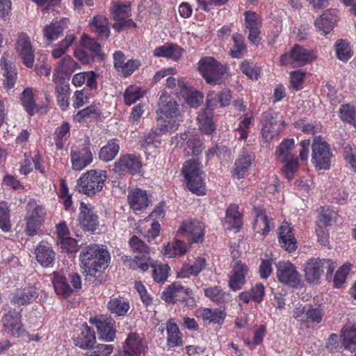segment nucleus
Listing matches in <instances>:
<instances>
[{
	"label": "nucleus",
	"instance_id": "13d9d810",
	"mask_svg": "<svg viewBox=\"0 0 356 356\" xmlns=\"http://www.w3.org/2000/svg\"><path fill=\"white\" fill-rule=\"evenodd\" d=\"M75 39L74 35L70 34L65 36L52 51L51 54L54 58H59L63 56L68 48L72 44Z\"/></svg>",
	"mask_w": 356,
	"mask_h": 356
},
{
	"label": "nucleus",
	"instance_id": "864d4df0",
	"mask_svg": "<svg viewBox=\"0 0 356 356\" xmlns=\"http://www.w3.org/2000/svg\"><path fill=\"white\" fill-rule=\"evenodd\" d=\"M254 124V116L245 117L242 119L236 129V131L238 134V140H245L249 136L250 129Z\"/></svg>",
	"mask_w": 356,
	"mask_h": 356
},
{
	"label": "nucleus",
	"instance_id": "a211bd4d",
	"mask_svg": "<svg viewBox=\"0 0 356 356\" xmlns=\"http://www.w3.org/2000/svg\"><path fill=\"white\" fill-rule=\"evenodd\" d=\"M151 197L147 191L135 188L129 192L127 202L134 211H143L152 204Z\"/></svg>",
	"mask_w": 356,
	"mask_h": 356
},
{
	"label": "nucleus",
	"instance_id": "473e14b6",
	"mask_svg": "<svg viewBox=\"0 0 356 356\" xmlns=\"http://www.w3.org/2000/svg\"><path fill=\"white\" fill-rule=\"evenodd\" d=\"M68 21V19L63 18L59 22H55L45 26L43 29L44 37L50 42L58 39L67 28Z\"/></svg>",
	"mask_w": 356,
	"mask_h": 356
},
{
	"label": "nucleus",
	"instance_id": "6ab92c4d",
	"mask_svg": "<svg viewBox=\"0 0 356 356\" xmlns=\"http://www.w3.org/2000/svg\"><path fill=\"white\" fill-rule=\"evenodd\" d=\"M21 314L15 310L9 311L2 317L3 327L7 333L19 337L24 332Z\"/></svg>",
	"mask_w": 356,
	"mask_h": 356
},
{
	"label": "nucleus",
	"instance_id": "f3484780",
	"mask_svg": "<svg viewBox=\"0 0 356 356\" xmlns=\"http://www.w3.org/2000/svg\"><path fill=\"white\" fill-rule=\"evenodd\" d=\"M113 65L118 72L122 73L124 76H129L139 68L141 63L137 59L126 61L124 54L121 51H116L113 54Z\"/></svg>",
	"mask_w": 356,
	"mask_h": 356
},
{
	"label": "nucleus",
	"instance_id": "c756f323",
	"mask_svg": "<svg viewBox=\"0 0 356 356\" xmlns=\"http://www.w3.org/2000/svg\"><path fill=\"white\" fill-rule=\"evenodd\" d=\"M223 225L227 229H234V232L239 231L242 225V216L237 205L231 204L227 209Z\"/></svg>",
	"mask_w": 356,
	"mask_h": 356
},
{
	"label": "nucleus",
	"instance_id": "49530a36",
	"mask_svg": "<svg viewBox=\"0 0 356 356\" xmlns=\"http://www.w3.org/2000/svg\"><path fill=\"white\" fill-rule=\"evenodd\" d=\"M120 146L115 140H109L106 145L100 149L99 158L104 162L113 161L119 153Z\"/></svg>",
	"mask_w": 356,
	"mask_h": 356
},
{
	"label": "nucleus",
	"instance_id": "774afa93",
	"mask_svg": "<svg viewBox=\"0 0 356 356\" xmlns=\"http://www.w3.org/2000/svg\"><path fill=\"white\" fill-rule=\"evenodd\" d=\"M114 347L109 344H97L93 346L86 353L88 356H110Z\"/></svg>",
	"mask_w": 356,
	"mask_h": 356
},
{
	"label": "nucleus",
	"instance_id": "4468645a",
	"mask_svg": "<svg viewBox=\"0 0 356 356\" xmlns=\"http://www.w3.org/2000/svg\"><path fill=\"white\" fill-rule=\"evenodd\" d=\"M90 324L95 325L99 339L105 341H112L115 337V322L109 316H97L90 318Z\"/></svg>",
	"mask_w": 356,
	"mask_h": 356
},
{
	"label": "nucleus",
	"instance_id": "b1692460",
	"mask_svg": "<svg viewBox=\"0 0 356 356\" xmlns=\"http://www.w3.org/2000/svg\"><path fill=\"white\" fill-rule=\"evenodd\" d=\"M253 160L254 154L252 152L248 151L246 148H243L234 165L233 176L238 179L244 177L247 175Z\"/></svg>",
	"mask_w": 356,
	"mask_h": 356
},
{
	"label": "nucleus",
	"instance_id": "5701e85b",
	"mask_svg": "<svg viewBox=\"0 0 356 356\" xmlns=\"http://www.w3.org/2000/svg\"><path fill=\"white\" fill-rule=\"evenodd\" d=\"M37 261L43 267L50 268L54 264L56 253L51 245L41 241L35 250Z\"/></svg>",
	"mask_w": 356,
	"mask_h": 356
},
{
	"label": "nucleus",
	"instance_id": "6e6d98bb",
	"mask_svg": "<svg viewBox=\"0 0 356 356\" xmlns=\"http://www.w3.org/2000/svg\"><path fill=\"white\" fill-rule=\"evenodd\" d=\"M80 43L83 48L88 49L93 56L103 57L101 53L102 48L100 44L87 35L83 34L81 36Z\"/></svg>",
	"mask_w": 356,
	"mask_h": 356
},
{
	"label": "nucleus",
	"instance_id": "2eb2a0df",
	"mask_svg": "<svg viewBox=\"0 0 356 356\" xmlns=\"http://www.w3.org/2000/svg\"><path fill=\"white\" fill-rule=\"evenodd\" d=\"M245 31L248 33V38L253 44L260 42L261 17L255 12L248 10L244 13Z\"/></svg>",
	"mask_w": 356,
	"mask_h": 356
},
{
	"label": "nucleus",
	"instance_id": "052dcab7",
	"mask_svg": "<svg viewBox=\"0 0 356 356\" xmlns=\"http://www.w3.org/2000/svg\"><path fill=\"white\" fill-rule=\"evenodd\" d=\"M1 65L3 67V69L4 70V87L9 90L12 88L15 83L17 74L14 70H12L11 67L8 68L6 60L4 56H3L1 59Z\"/></svg>",
	"mask_w": 356,
	"mask_h": 356
},
{
	"label": "nucleus",
	"instance_id": "603ef678",
	"mask_svg": "<svg viewBox=\"0 0 356 356\" xmlns=\"http://www.w3.org/2000/svg\"><path fill=\"white\" fill-rule=\"evenodd\" d=\"M334 47L337 56L339 60L347 61L353 56L350 44L347 41L341 39L337 41Z\"/></svg>",
	"mask_w": 356,
	"mask_h": 356
},
{
	"label": "nucleus",
	"instance_id": "de8ad7c7",
	"mask_svg": "<svg viewBox=\"0 0 356 356\" xmlns=\"http://www.w3.org/2000/svg\"><path fill=\"white\" fill-rule=\"evenodd\" d=\"M204 293L207 298L216 303H223L229 300V294L217 286L204 289Z\"/></svg>",
	"mask_w": 356,
	"mask_h": 356
},
{
	"label": "nucleus",
	"instance_id": "f257e3e1",
	"mask_svg": "<svg viewBox=\"0 0 356 356\" xmlns=\"http://www.w3.org/2000/svg\"><path fill=\"white\" fill-rule=\"evenodd\" d=\"M157 115L159 119L162 120L160 124L161 131H173L177 128L180 121L178 104L164 90L159 98Z\"/></svg>",
	"mask_w": 356,
	"mask_h": 356
},
{
	"label": "nucleus",
	"instance_id": "6e6552de",
	"mask_svg": "<svg viewBox=\"0 0 356 356\" xmlns=\"http://www.w3.org/2000/svg\"><path fill=\"white\" fill-rule=\"evenodd\" d=\"M261 125L262 142L267 146L273 138L280 134L281 126L284 125V121L280 118L277 113L270 110L262 113Z\"/></svg>",
	"mask_w": 356,
	"mask_h": 356
},
{
	"label": "nucleus",
	"instance_id": "a19ab883",
	"mask_svg": "<svg viewBox=\"0 0 356 356\" xmlns=\"http://www.w3.org/2000/svg\"><path fill=\"white\" fill-rule=\"evenodd\" d=\"M107 307L111 314L118 316L126 315L130 308L129 301L121 297L111 298Z\"/></svg>",
	"mask_w": 356,
	"mask_h": 356
},
{
	"label": "nucleus",
	"instance_id": "9b49d317",
	"mask_svg": "<svg viewBox=\"0 0 356 356\" xmlns=\"http://www.w3.org/2000/svg\"><path fill=\"white\" fill-rule=\"evenodd\" d=\"M70 157L73 170L80 171L88 166L93 159L89 140L86 139L81 146H72Z\"/></svg>",
	"mask_w": 356,
	"mask_h": 356
},
{
	"label": "nucleus",
	"instance_id": "f03ea898",
	"mask_svg": "<svg viewBox=\"0 0 356 356\" xmlns=\"http://www.w3.org/2000/svg\"><path fill=\"white\" fill-rule=\"evenodd\" d=\"M106 179V171L90 170L78 179L76 187L79 193L92 196L103 189Z\"/></svg>",
	"mask_w": 356,
	"mask_h": 356
},
{
	"label": "nucleus",
	"instance_id": "680f3d73",
	"mask_svg": "<svg viewBox=\"0 0 356 356\" xmlns=\"http://www.w3.org/2000/svg\"><path fill=\"white\" fill-rule=\"evenodd\" d=\"M197 120L200 129L206 134H211L214 131L215 125L206 111L197 115Z\"/></svg>",
	"mask_w": 356,
	"mask_h": 356
},
{
	"label": "nucleus",
	"instance_id": "37998d69",
	"mask_svg": "<svg viewBox=\"0 0 356 356\" xmlns=\"http://www.w3.org/2000/svg\"><path fill=\"white\" fill-rule=\"evenodd\" d=\"M295 147L293 139L284 140L277 147L275 155L278 161H284L296 157L291 154V151Z\"/></svg>",
	"mask_w": 356,
	"mask_h": 356
},
{
	"label": "nucleus",
	"instance_id": "f8f14e48",
	"mask_svg": "<svg viewBox=\"0 0 356 356\" xmlns=\"http://www.w3.org/2000/svg\"><path fill=\"white\" fill-rule=\"evenodd\" d=\"M141 168L140 158L134 154H127L120 156L119 159L115 162L113 171L120 175H136L140 172Z\"/></svg>",
	"mask_w": 356,
	"mask_h": 356
},
{
	"label": "nucleus",
	"instance_id": "ddd939ff",
	"mask_svg": "<svg viewBox=\"0 0 356 356\" xmlns=\"http://www.w3.org/2000/svg\"><path fill=\"white\" fill-rule=\"evenodd\" d=\"M178 233L186 237L190 243H197L204 237V225L196 220H185L181 223Z\"/></svg>",
	"mask_w": 356,
	"mask_h": 356
},
{
	"label": "nucleus",
	"instance_id": "423d86ee",
	"mask_svg": "<svg viewBox=\"0 0 356 356\" xmlns=\"http://www.w3.org/2000/svg\"><path fill=\"white\" fill-rule=\"evenodd\" d=\"M335 268L334 263L330 259L311 258L304 264L303 270L306 280L309 283H316L325 270L327 279L330 277Z\"/></svg>",
	"mask_w": 356,
	"mask_h": 356
},
{
	"label": "nucleus",
	"instance_id": "c85d7f7f",
	"mask_svg": "<svg viewBox=\"0 0 356 356\" xmlns=\"http://www.w3.org/2000/svg\"><path fill=\"white\" fill-rule=\"evenodd\" d=\"M337 12L335 10H327L315 21V26L322 34L329 33L334 28L337 20Z\"/></svg>",
	"mask_w": 356,
	"mask_h": 356
},
{
	"label": "nucleus",
	"instance_id": "aec40b11",
	"mask_svg": "<svg viewBox=\"0 0 356 356\" xmlns=\"http://www.w3.org/2000/svg\"><path fill=\"white\" fill-rule=\"evenodd\" d=\"M16 49L23 63L27 67L31 68L34 63V54L30 38L26 33H22L19 35Z\"/></svg>",
	"mask_w": 356,
	"mask_h": 356
},
{
	"label": "nucleus",
	"instance_id": "ea45409f",
	"mask_svg": "<svg viewBox=\"0 0 356 356\" xmlns=\"http://www.w3.org/2000/svg\"><path fill=\"white\" fill-rule=\"evenodd\" d=\"M196 316L207 323H220L225 318V314L218 309L201 308L196 311Z\"/></svg>",
	"mask_w": 356,
	"mask_h": 356
},
{
	"label": "nucleus",
	"instance_id": "4d7b16f0",
	"mask_svg": "<svg viewBox=\"0 0 356 356\" xmlns=\"http://www.w3.org/2000/svg\"><path fill=\"white\" fill-rule=\"evenodd\" d=\"M21 101L23 106L30 115H33L37 111V106L33 100V95L31 89L27 88L22 94Z\"/></svg>",
	"mask_w": 356,
	"mask_h": 356
},
{
	"label": "nucleus",
	"instance_id": "c9c22d12",
	"mask_svg": "<svg viewBox=\"0 0 356 356\" xmlns=\"http://www.w3.org/2000/svg\"><path fill=\"white\" fill-rule=\"evenodd\" d=\"M341 340L346 350L353 352L356 348V326L346 325L341 331Z\"/></svg>",
	"mask_w": 356,
	"mask_h": 356
},
{
	"label": "nucleus",
	"instance_id": "39448f33",
	"mask_svg": "<svg viewBox=\"0 0 356 356\" xmlns=\"http://www.w3.org/2000/svg\"><path fill=\"white\" fill-rule=\"evenodd\" d=\"M312 151L311 161L316 169L327 170L331 168L334 156L330 145L323 138H314Z\"/></svg>",
	"mask_w": 356,
	"mask_h": 356
},
{
	"label": "nucleus",
	"instance_id": "2f4dec72",
	"mask_svg": "<svg viewBox=\"0 0 356 356\" xmlns=\"http://www.w3.org/2000/svg\"><path fill=\"white\" fill-rule=\"evenodd\" d=\"M265 296V288L262 283H257L250 290L239 293L238 299L244 303H248L252 300L257 303H261Z\"/></svg>",
	"mask_w": 356,
	"mask_h": 356
},
{
	"label": "nucleus",
	"instance_id": "e2e57ef3",
	"mask_svg": "<svg viewBox=\"0 0 356 356\" xmlns=\"http://www.w3.org/2000/svg\"><path fill=\"white\" fill-rule=\"evenodd\" d=\"M10 210L8 203L0 202V228L3 232H8L10 229Z\"/></svg>",
	"mask_w": 356,
	"mask_h": 356
},
{
	"label": "nucleus",
	"instance_id": "e433bc0d",
	"mask_svg": "<svg viewBox=\"0 0 356 356\" xmlns=\"http://www.w3.org/2000/svg\"><path fill=\"white\" fill-rule=\"evenodd\" d=\"M254 230L262 236H266L271 229L270 221L263 210H258L254 222Z\"/></svg>",
	"mask_w": 356,
	"mask_h": 356
},
{
	"label": "nucleus",
	"instance_id": "c03bdc74",
	"mask_svg": "<svg viewBox=\"0 0 356 356\" xmlns=\"http://www.w3.org/2000/svg\"><path fill=\"white\" fill-rule=\"evenodd\" d=\"M184 287L179 283L175 282L169 285L162 293V298L168 303H175L184 298L182 296Z\"/></svg>",
	"mask_w": 356,
	"mask_h": 356
},
{
	"label": "nucleus",
	"instance_id": "bb28decb",
	"mask_svg": "<svg viewBox=\"0 0 356 356\" xmlns=\"http://www.w3.org/2000/svg\"><path fill=\"white\" fill-rule=\"evenodd\" d=\"M98 256L99 257L95 259H91L90 262L81 268L86 279L94 277L97 272L107 266V264L110 260L108 252H102V254Z\"/></svg>",
	"mask_w": 356,
	"mask_h": 356
},
{
	"label": "nucleus",
	"instance_id": "0eeeda50",
	"mask_svg": "<svg viewBox=\"0 0 356 356\" xmlns=\"http://www.w3.org/2000/svg\"><path fill=\"white\" fill-rule=\"evenodd\" d=\"M45 215L46 210L42 205L39 204L33 199H31L28 202L24 217L26 221L24 231L28 236H33L38 233Z\"/></svg>",
	"mask_w": 356,
	"mask_h": 356
},
{
	"label": "nucleus",
	"instance_id": "f704fd0d",
	"mask_svg": "<svg viewBox=\"0 0 356 356\" xmlns=\"http://www.w3.org/2000/svg\"><path fill=\"white\" fill-rule=\"evenodd\" d=\"M51 282L56 293L58 296L67 298L73 292L65 277L58 273L54 272L53 273Z\"/></svg>",
	"mask_w": 356,
	"mask_h": 356
},
{
	"label": "nucleus",
	"instance_id": "09e8293b",
	"mask_svg": "<svg viewBox=\"0 0 356 356\" xmlns=\"http://www.w3.org/2000/svg\"><path fill=\"white\" fill-rule=\"evenodd\" d=\"M151 266L152 270V277L156 282L163 283L167 280L170 268L167 264H153L149 260V266Z\"/></svg>",
	"mask_w": 356,
	"mask_h": 356
},
{
	"label": "nucleus",
	"instance_id": "79ce46f5",
	"mask_svg": "<svg viewBox=\"0 0 356 356\" xmlns=\"http://www.w3.org/2000/svg\"><path fill=\"white\" fill-rule=\"evenodd\" d=\"M188 248V246L184 242L177 239L165 246L163 254L168 258L181 256L187 252Z\"/></svg>",
	"mask_w": 356,
	"mask_h": 356
},
{
	"label": "nucleus",
	"instance_id": "72a5a7b5",
	"mask_svg": "<svg viewBox=\"0 0 356 356\" xmlns=\"http://www.w3.org/2000/svg\"><path fill=\"white\" fill-rule=\"evenodd\" d=\"M74 341L76 346L88 351L96 342L95 332L86 325L80 334L74 339Z\"/></svg>",
	"mask_w": 356,
	"mask_h": 356
},
{
	"label": "nucleus",
	"instance_id": "393cba45",
	"mask_svg": "<svg viewBox=\"0 0 356 356\" xmlns=\"http://www.w3.org/2000/svg\"><path fill=\"white\" fill-rule=\"evenodd\" d=\"M38 296L35 286H29L23 289H17L10 296L11 302L15 306H22L31 303Z\"/></svg>",
	"mask_w": 356,
	"mask_h": 356
},
{
	"label": "nucleus",
	"instance_id": "7c9ffc66",
	"mask_svg": "<svg viewBox=\"0 0 356 356\" xmlns=\"http://www.w3.org/2000/svg\"><path fill=\"white\" fill-rule=\"evenodd\" d=\"M183 53V49L176 44L166 43L154 49L153 55L155 57H164L174 60H179Z\"/></svg>",
	"mask_w": 356,
	"mask_h": 356
},
{
	"label": "nucleus",
	"instance_id": "1a4fd4ad",
	"mask_svg": "<svg viewBox=\"0 0 356 356\" xmlns=\"http://www.w3.org/2000/svg\"><path fill=\"white\" fill-rule=\"evenodd\" d=\"M129 243L131 250L138 254L130 263V267L134 270L140 269L143 272L146 271L150 260L149 248L136 236H133Z\"/></svg>",
	"mask_w": 356,
	"mask_h": 356
},
{
	"label": "nucleus",
	"instance_id": "4be33fe9",
	"mask_svg": "<svg viewBox=\"0 0 356 356\" xmlns=\"http://www.w3.org/2000/svg\"><path fill=\"white\" fill-rule=\"evenodd\" d=\"M278 241L281 247L289 252H293L297 249V241L292 227L286 222H283L279 227Z\"/></svg>",
	"mask_w": 356,
	"mask_h": 356
},
{
	"label": "nucleus",
	"instance_id": "5fc2aeb1",
	"mask_svg": "<svg viewBox=\"0 0 356 356\" xmlns=\"http://www.w3.org/2000/svg\"><path fill=\"white\" fill-rule=\"evenodd\" d=\"M124 347L131 351H134L139 355H140L144 350V345L141 339L135 333H130L128 335Z\"/></svg>",
	"mask_w": 356,
	"mask_h": 356
},
{
	"label": "nucleus",
	"instance_id": "338daca9",
	"mask_svg": "<svg viewBox=\"0 0 356 356\" xmlns=\"http://www.w3.org/2000/svg\"><path fill=\"white\" fill-rule=\"evenodd\" d=\"M144 225L141 229H145L144 234L147 237L148 241H151L159 236L161 230V225L156 221H149L147 223H144V221L141 223Z\"/></svg>",
	"mask_w": 356,
	"mask_h": 356
},
{
	"label": "nucleus",
	"instance_id": "cd10ccee",
	"mask_svg": "<svg viewBox=\"0 0 356 356\" xmlns=\"http://www.w3.org/2000/svg\"><path fill=\"white\" fill-rule=\"evenodd\" d=\"M248 271L246 265L241 262H237L234 267L229 280V288L236 291L242 289L245 283V275Z\"/></svg>",
	"mask_w": 356,
	"mask_h": 356
},
{
	"label": "nucleus",
	"instance_id": "58836bf2",
	"mask_svg": "<svg viewBox=\"0 0 356 356\" xmlns=\"http://www.w3.org/2000/svg\"><path fill=\"white\" fill-rule=\"evenodd\" d=\"M102 252H107L104 248L96 244H91L83 248L79 255L81 268L90 262L91 259L99 257Z\"/></svg>",
	"mask_w": 356,
	"mask_h": 356
},
{
	"label": "nucleus",
	"instance_id": "7ed1b4c3",
	"mask_svg": "<svg viewBox=\"0 0 356 356\" xmlns=\"http://www.w3.org/2000/svg\"><path fill=\"white\" fill-rule=\"evenodd\" d=\"M198 69L206 82L213 86L220 84L223 75L227 72V67L211 56L201 58L198 62Z\"/></svg>",
	"mask_w": 356,
	"mask_h": 356
},
{
	"label": "nucleus",
	"instance_id": "20e7f679",
	"mask_svg": "<svg viewBox=\"0 0 356 356\" xmlns=\"http://www.w3.org/2000/svg\"><path fill=\"white\" fill-rule=\"evenodd\" d=\"M200 163L195 160H189L183 164L181 173L188 189L198 195H204V184L202 177Z\"/></svg>",
	"mask_w": 356,
	"mask_h": 356
},
{
	"label": "nucleus",
	"instance_id": "a18cd8bd",
	"mask_svg": "<svg viewBox=\"0 0 356 356\" xmlns=\"http://www.w3.org/2000/svg\"><path fill=\"white\" fill-rule=\"evenodd\" d=\"M90 24L92 31L96 32L101 38H108L110 35L109 22L107 18L102 15H97L93 17Z\"/></svg>",
	"mask_w": 356,
	"mask_h": 356
},
{
	"label": "nucleus",
	"instance_id": "a878e982",
	"mask_svg": "<svg viewBox=\"0 0 356 356\" xmlns=\"http://www.w3.org/2000/svg\"><path fill=\"white\" fill-rule=\"evenodd\" d=\"M98 256L99 257L95 259H91L90 262L81 268L86 279L94 277L97 272L107 266V264L110 260L108 252H102V254Z\"/></svg>",
	"mask_w": 356,
	"mask_h": 356
},
{
	"label": "nucleus",
	"instance_id": "3c124183",
	"mask_svg": "<svg viewBox=\"0 0 356 356\" xmlns=\"http://www.w3.org/2000/svg\"><path fill=\"white\" fill-rule=\"evenodd\" d=\"M145 95V91L136 86H129L124 92V103L130 106Z\"/></svg>",
	"mask_w": 356,
	"mask_h": 356
},
{
	"label": "nucleus",
	"instance_id": "412c9836",
	"mask_svg": "<svg viewBox=\"0 0 356 356\" xmlns=\"http://www.w3.org/2000/svg\"><path fill=\"white\" fill-rule=\"evenodd\" d=\"M79 221L83 229L86 232H95L98 226V217L94 213L90 204L81 202Z\"/></svg>",
	"mask_w": 356,
	"mask_h": 356
},
{
	"label": "nucleus",
	"instance_id": "0e129e2a",
	"mask_svg": "<svg viewBox=\"0 0 356 356\" xmlns=\"http://www.w3.org/2000/svg\"><path fill=\"white\" fill-rule=\"evenodd\" d=\"M324 315L323 309L320 306L309 305L305 310L306 320L308 322L320 323Z\"/></svg>",
	"mask_w": 356,
	"mask_h": 356
},
{
	"label": "nucleus",
	"instance_id": "8fccbe9b",
	"mask_svg": "<svg viewBox=\"0 0 356 356\" xmlns=\"http://www.w3.org/2000/svg\"><path fill=\"white\" fill-rule=\"evenodd\" d=\"M232 40L234 46L229 51L230 56L232 58H240L246 51L244 38L241 34L236 33L233 35Z\"/></svg>",
	"mask_w": 356,
	"mask_h": 356
},
{
	"label": "nucleus",
	"instance_id": "69168bd1",
	"mask_svg": "<svg viewBox=\"0 0 356 356\" xmlns=\"http://www.w3.org/2000/svg\"><path fill=\"white\" fill-rule=\"evenodd\" d=\"M280 162L283 164L282 172L285 177L289 180L293 179L294 174L298 169V161L297 157L286 159V161Z\"/></svg>",
	"mask_w": 356,
	"mask_h": 356
},
{
	"label": "nucleus",
	"instance_id": "dca6fc26",
	"mask_svg": "<svg viewBox=\"0 0 356 356\" xmlns=\"http://www.w3.org/2000/svg\"><path fill=\"white\" fill-rule=\"evenodd\" d=\"M278 280L290 286H296L300 281V275L296 266L289 261H280L277 264Z\"/></svg>",
	"mask_w": 356,
	"mask_h": 356
},
{
	"label": "nucleus",
	"instance_id": "4c0bfd02",
	"mask_svg": "<svg viewBox=\"0 0 356 356\" xmlns=\"http://www.w3.org/2000/svg\"><path fill=\"white\" fill-rule=\"evenodd\" d=\"M168 333L167 343L170 347H176L181 344V334L177 324L173 319H170L166 323Z\"/></svg>",
	"mask_w": 356,
	"mask_h": 356
},
{
	"label": "nucleus",
	"instance_id": "bf43d9fd",
	"mask_svg": "<svg viewBox=\"0 0 356 356\" xmlns=\"http://www.w3.org/2000/svg\"><path fill=\"white\" fill-rule=\"evenodd\" d=\"M129 4L115 3L111 9L112 18L115 21H122L129 17Z\"/></svg>",
	"mask_w": 356,
	"mask_h": 356
},
{
	"label": "nucleus",
	"instance_id": "9d476101",
	"mask_svg": "<svg viewBox=\"0 0 356 356\" xmlns=\"http://www.w3.org/2000/svg\"><path fill=\"white\" fill-rule=\"evenodd\" d=\"M316 58L313 52L300 45H295L289 54L280 56V63L282 65H291L299 67L311 63Z\"/></svg>",
	"mask_w": 356,
	"mask_h": 356
}]
</instances>
